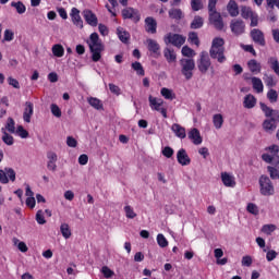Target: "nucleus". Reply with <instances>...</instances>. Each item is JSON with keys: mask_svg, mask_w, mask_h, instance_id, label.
I'll return each mask as SVG.
<instances>
[{"mask_svg": "<svg viewBox=\"0 0 279 279\" xmlns=\"http://www.w3.org/2000/svg\"><path fill=\"white\" fill-rule=\"evenodd\" d=\"M248 65V70L253 73V74H259L262 72V65L259 62H257L255 59H251L247 62Z\"/></svg>", "mask_w": 279, "mask_h": 279, "instance_id": "29", "label": "nucleus"}, {"mask_svg": "<svg viewBox=\"0 0 279 279\" xmlns=\"http://www.w3.org/2000/svg\"><path fill=\"white\" fill-rule=\"evenodd\" d=\"M189 138L193 142L194 145L198 146L203 143V137L201 136V132L198 131V129L193 128L190 132H189Z\"/></svg>", "mask_w": 279, "mask_h": 279, "instance_id": "19", "label": "nucleus"}, {"mask_svg": "<svg viewBox=\"0 0 279 279\" xmlns=\"http://www.w3.org/2000/svg\"><path fill=\"white\" fill-rule=\"evenodd\" d=\"M257 102V99L255 98L254 95L248 94L244 97L243 106L245 109H253L255 108Z\"/></svg>", "mask_w": 279, "mask_h": 279, "instance_id": "25", "label": "nucleus"}, {"mask_svg": "<svg viewBox=\"0 0 279 279\" xmlns=\"http://www.w3.org/2000/svg\"><path fill=\"white\" fill-rule=\"evenodd\" d=\"M146 44L149 52L154 53L155 56H160V45L157 43V40L148 38Z\"/></svg>", "mask_w": 279, "mask_h": 279, "instance_id": "21", "label": "nucleus"}, {"mask_svg": "<svg viewBox=\"0 0 279 279\" xmlns=\"http://www.w3.org/2000/svg\"><path fill=\"white\" fill-rule=\"evenodd\" d=\"M101 272H102L104 277L107 279L111 278L114 275L113 270H110V268H108V266H102Z\"/></svg>", "mask_w": 279, "mask_h": 279, "instance_id": "61", "label": "nucleus"}, {"mask_svg": "<svg viewBox=\"0 0 279 279\" xmlns=\"http://www.w3.org/2000/svg\"><path fill=\"white\" fill-rule=\"evenodd\" d=\"M50 110H51V113L53 117L61 118L62 112H61L60 108L58 107V105L51 104Z\"/></svg>", "mask_w": 279, "mask_h": 279, "instance_id": "53", "label": "nucleus"}, {"mask_svg": "<svg viewBox=\"0 0 279 279\" xmlns=\"http://www.w3.org/2000/svg\"><path fill=\"white\" fill-rule=\"evenodd\" d=\"M267 98L269 99V101L271 104H276L278 101V93L276 89L271 88L269 89V92L267 93Z\"/></svg>", "mask_w": 279, "mask_h": 279, "instance_id": "45", "label": "nucleus"}, {"mask_svg": "<svg viewBox=\"0 0 279 279\" xmlns=\"http://www.w3.org/2000/svg\"><path fill=\"white\" fill-rule=\"evenodd\" d=\"M47 159H48L47 169L51 172H56L58 155L54 151H48Z\"/></svg>", "mask_w": 279, "mask_h": 279, "instance_id": "15", "label": "nucleus"}, {"mask_svg": "<svg viewBox=\"0 0 279 279\" xmlns=\"http://www.w3.org/2000/svg\"><path fill=\"white\" fill-rule=\"evenodd\" d=\"M124 211L128 219H134L137 216L130 205L124 206Z\"/></svg>", "mask_w": 279, "mask_h": 279, "instance_id": "46", "label": "nucleus"}, {"mask_svg": "<svg viewBox=\"0 0 279 279\" xmlns=\"http://www.w3.org/2000/svg\"><path fill=\"white\" fill-rule=\"evenodd\" d=\"M264 82H265L266 86L269 88H272L277 85V82L275 81L272 75L265 74Z\"/></svg>", "mask_w": 279, "mask_h": 279, "instance_id": "44", "label": "nucleus"}, {"mask_svg": "<svg viewBox=\"0 0 279 279\" xmlns=\"http://www.w3.org/2000/svg\"><path fill=\"white\" fill-rule=\"evenodd\" d=\"M52 53L56 58H62L64 54V48L60 44L52 46Z\"/></svg>", "mask_w": 279, "mask_h": 279, "instance_id": "36", "label": "nucleus"}, {"mask_svg": "<svg viewBox=\"0 0 279 279\" xmlns=\"http://www.w3.org/2000/svg\"><path fill=\"white\" fill-rule=\"evenodd\" d=\"M148 101L153 111L160 112L165 119L168 118L167 108H161V106L163 105V100L161 98L149 95Z\"/></svg>", "mask_w": 279, "mask_h": 279, "instance_id": "6", "label": "nucleus"}, {"mask_svg": "<svg viewBox=\"0 0 279 279\" xmlns=\"http://www.w3.org/2000/svg\"><path fill=\"white\" fill-rule=\"evenodd\" d=\"M225 52V39L222 37H215L209 50L210 58L217 60L218 63L223 64L227 61Z\"/></svg>", "mask_w": 279, "mask_h": 279, "instance_id": "1", "label": "nucleus"}, {"mask_svg": "<svg viewBox=\"0 0 279 279\" xmlns=\"http://www.w3.org/2000/svg\"><path fill=\"white\" fill-rule=\"evenodd\" d=\"M157 242H158V245L161 247V248H165L168 246V240L166 239V236L162 234V233H158L157 235Z\"/></svg>", "mask_w": 279, "mask_h": 279, "instance_id": "48", "label": "nucleus"}, {"mask_svg": "<svg viewBox=\"0 0 279 279\" xmlns=\"http://www.w3.org/2000/svg\"><path fill=\"white\" fill-rule=\"evenodd\" d=\"M246 210L254 216H257L259 214L258 206L255 203H248Z\"/></svg>", "mask_w": 279, "mask_h": 279, "instance_id": "47", "label": "nucleus"}, {"mask_svg": "<svg viewBox=\"0 0 279 279\" xmlns=\"http://www.w3.org/2000/svg\"><path fill=\"white\" fill-rule=\"evenodd\" d=\"M84 20L92 27H97V25H98L97 16L90 10H87L84 12Z\"/></svg>", "mask_w": 279, "mask_h": 279, "instance_id": "20", "label": "nucleus"}, {"mask_svg": "<svg viewBox=\"0 0 279 279\" xmlns=\"http://www.w3.org/2000/svg\"><path fill=\"white\" fill-rule=\"evenodd\" d=\"M222 183L227 187H234L236 185L235 179L228 172H221Z\"/></svg>", "mask_w": 279, "mask_h": 279, "instance_id": "23", "label": "nucleus"}, {"mask_svg": "<svg viewBox=\"0 0 279 279\" xmlns=\"http://www.w3.org/2000/svg\"><path fill=\"white\" fill-rule=\"evenodd\" d=\"M251 37H252L253 41L255 44L259 45L260 47L266 46L265 35L260 29H258V28L252 29L251 31Z\"/></svg>", "mask_w": 279, "mask_h": 279, "instance_id": "13", "label": "nucleus"}, {"mask_svg": "<svg viewBox=\"0 0 279 279\" xmlns=\"http://www.w3.org/2000/svg\"><path fill=\"white\" fill-rule=\"evenodd\" d=\"M209 24L218 32L225 28V23L219 12L209 13Z\"/></svg>", "mask_w": 279, "mask_h": 279, "instance_id": "8", "label": "nucleus"}, {"mask_svg": "<svg viewBox=\"0 0 279 279\" xmlns=\"http://www.w3.org/2000/svg\"><path fill=\"white\" fill-rule=\"evenodd\" d=\"M253 88L257 94H262L264 92V84L259 77L253 76L252 77Z\"/></svg>", "mask_w": 279, "mask_h": 279, "instance_id": "30", "label": "nucleus"}, {"mask_svg": "<svg viewBox=\"0 0 279 279\" xmlns=\"http://www.w3.org/2000/svg\"><path fill=\"white\" fill-rule=\"evenodd\" d=\"M122 17L123 20H131L133 23L137 24L141 20V14L138 10L129 7L122 10Z\"/></svg>", "mask_w": 279, "mask_h": 279, "instance_id": "9", "label": "nucleus"}, {"mask_svg": "<svg viewBox=\"0 0 279 279\" xmlns=\"http://www.w3.org/2000/svg\"><path fill=\"white\" fill-rule=\"evenodd\" d=\"M268 63L270 64V68L276 73V75L279 76V60L276 57H270Z\"/></svg>", "mask_w": 279, "mask_h": 279, "instance_id": "38", "label": "nucleus"}, {"mask_svg": "<svg viewBox=\"0 0 279 279\" xmlns=\"http://www.w3.org/2000/svg\"><path fill=\"white\" fill-rule=\"evenodd\" d=\"M217 0H209L208 2V14L217 13Z\"/></svg>", "mask_w": 279, "mask_h": 279, "instance_id": "55", "label": "nucleus"}, {"mask_svg": "<svg viewBox=\"0 0 279 279\" xmlns=\"http://www.w3.org/2000/svg\"><path fill=\"white\" fill-rule=\"evenodd\" d=\"M7 130L10 133H14V131H15V122H14L13 118H11V117L8 118Z\"/></svg>", "mask_w": 279, "mask_h": 279, "instance_id": "57", "label": "nucleus"}, {"mask_svg": "<svg viewBox=\"0 0 279 279\" xmlns=\"http://www.w3.org/2000/svg\"><path fill=\"white\" fill-rule=\"evenodd\" d=\"M204 26V19L199 15H196L191 23V29H201Z\"/></svg>", "mask_w": 279, "mask_h": 279, "instance_id": "35", "label": "nucleus"}, {"mask_svg": "<svg viewBox=\"0 0 279 279\" xmlns=\"http://www.w3.org/2000/svg\"><path fill=\"white\" fill-rule=\"evenodd\" d=\"M223 122H225V120H223V116L221 113L214 114L213 123H214L216 130H220L223 125Z\"/></svg>", "mask_w": 279, "mask_h": 279, "instance_id": "33", "label": "nucleus"}, {"mask_svg": "<svg viewBox=\"0 0 279 279\" xmlns=\"http://www.w3.org/2000/svg\"><path fill=\"white\" fill-rule=\"evenodd\" d=\"M172 131L175 133L177 137L181 140H184L186 137L185 129L178 123H174L172 125Z\"/></svg>", "mask_w": 279, "mask_h": 279, "instance_id": "31", "label": "nucleus"}, {"mask_svg": "<svg viewBox=\"0 0 279 279\" xmlns=\"http://www.w3.org/2000/svg\"><path fill=\"white\" fill-rule=\"evenodd\" d=\"M177 159L178 162L183 167L190 166L191 163V158L184 148L179 149V151L177 153Z\"/></svg>", "mask_w": 279, "mask_h": 279, "instance_id": "16", "label": "nucleus"}, {"mask_svg": "<svg viewBox=\"0 0 279 279\" xmlns=\"http://www.w3.org/2000/svg\"><path fill=\"white\" fill-rule=\"evenodd\" d=\"M197 66H198V70H199V72L202 74H206L207 73V71L211 66V62H210V59H209V56H208L207 52L203 51L201 53V58L197 61Z\"/></svg>", "mask_w": 279, "mask_h": 279, "instance_id": "10", "label": "nucleus"}, {"mask_svg": "<svg viewBox=\"0 0 279 279\" xmlns=\"http://www.w3.org/2000/svg\"><path fill=\"white\" fill-rule=\"evenodd\" d=\"M277 256H278V252H277V251H275V250H269V251L267 252L266 258H267V260L270 263V262L275 260V259L277 258Z\"/></svg>", "mask_w": 279, "mask_h": 279, "instance_id": "62", "label": "nucleus"}, {"mask_svg": "<svg viewBox=\"0 0 279 279\" xmlns=\"http://www.w3.org/2000/svg\"><path fill=\"white\" fill-rule=\"evenodd\" d=\"M267 1V8L274 10L275 7L279 9V0H265Z\"/></svg>", "mask_w": 279, "mask_h": 279, "instance_id": "63", "label": "nucleus"}, {"mask_svg": "<svg viewBox=\"0 0 279 279\" xmlns=\"http://www.w3.org/2000/svg\"><path fill=\"white\" fill-rule=\"evenodd\" d=\"M260 109L267 119L279 118V110L270 108L265 102H260Z\"/></svg>", "mask_w": 279, "mask_h": 279, "instance_id": "18", "label": "nucleus"}, {"mask_svg": "<svg viewBox=\"0 0 279 279\" xmlns=\"http://www.w3.org/2000/svg\"><path fill=\"white\" fill-rule=\"evenodd\" d=\"M88 104L90 107H93L95 110H104V105L101 102L100 99H98L97 97H89L87 99Z\"/></svg>", "mask_w": 279, "mask_h": 279, "instance_id": "32", "label": "nucleus"}, {"mask_svg": "<svg viewBox=\"0 0 279 279\" xmlns=\"http://www.w3.org/2000/svg\"><path fill=\"white\" fill-rule=\"evenodd\" d=\"M227 11L231 17H236L239 15V5L234 0H230L227 5Z\"/></svg>", "mask_w": 279, "mask_h": 279, "instance_id": "26", "label": "nucleus"}, {"mask_svg": "<svg viewBox=\"0 0 279 279\" xmlns=\"http://www.w3.org/2000/svg\"><path fill=\"white\" fill-rule=\"evenodd\" d=\"M132 70H134L137 73V75L145 76V70L141 62H138V61L133 62Z\"/></svg>", "mask_w": 279, "mask_h": 279, "instance_id": "41", "label": "nucleus"}, {"mask_svg": "<svg viewBox=\"0 0 279 279\" xmlns=\"http://www.w3.org/2000/svg\"><path fill=\"white\" fill-rule=\"evenodd\" d=\"M2 141L4 142V144H7L8 146H12L14 143L13 136L10 135L8 132H4L3 136H2Z\"/></svg>", "mask_w": 279, "mask_h": 279, "instance_id": "54", "label": "nucleus"}, {"mask_svg": "<svg viewBox=\"0 0 279 279\" xmlns=\"http://www.w3.org/2000/svg\"><path fill=\"white\" fill-rule=\"evenodd\" d=\"M279 122V117H271L264 120L263 129L266 132L272 133L276 131Z\"/></svg>", "mask_w": 279, "mask_h": 279, "instance_id": "12", "label": "nucleus"}, {"mask_svg": "<svg viewBox=\"0 0 279 279\" xmlns=\"http://www.w3.org/2000/svg\"><path fill=\"white\" fill-rule=\"evenodd\" d=\"M13 39H14V34H13V32L10 31V29H5V31H4V41L10 43V41H12Z\"/></svg>", "mask_w": 279, "mask_h": 279, "instance_id": "64", "label": "nucleus"}, {"mask_svg": "<svg viewBox=\"0 0 279 279\" xmlns=\"http://www.w3.org/2000/svg\"><path fill=\"white\" fill-rule=\"evenodd\" d=\"M161 96L167 99V100H173L175 99V95L172 93L171 89L167 88V87H162L161 88Z\"/></svg>", "mask_w": 279, "mask_h": 279, "instance_id": "40", "label": "nucleus"}, {"mask_svg": "<svg viewBox=\"0 0 279 279\" xmlns=\"http://www.w3.org/2000/svg\"><path fill=\"white\" fill-rule=\"evenodd\" d=\"M259 193L262 196L270 197L274 196L276 191L271 179L267 174H262L258 180Z\"/></svg>", "mask_w": 279, "mask_h": 279, "instance_id": "3", "label": "nucleus"}, {"mask_svg": "<svg viewBox=\"0 0 279 279\" xmlns=\"http://www.w3.org/2000/svg\"><path fill=\"white\" fill-rule=\"evenodd\" d=\"M231 32L234 36H241L245 33V24L244 21L241 19H234L231 21L230 24Z\"/></svg>", "mask_w": 279, "mask_h": 279, "instance_id": "11", "label": "nucleus"}, {"mask_svg": "<svg viewBox=\"0 0 279 279\" xmlns=\"http://www.w3.org/2000/svg\"><path fill=\"white\" fill-rule=\"evenodd\" d=\"M253 14H254V13H253V11L251 10V8H248V7H243V8H242V13H241V15H242V17H243L244 20L251 19Z\"/></svg>", "mask_w": 279, "mask_h": 279, "instance_id": "52", "label": "nucleus"}, {"mask_svg": "<svg viewBox=\"0 0 279 279\" xmlns=\"http://www.w3.org/2000/svg\"><path fill=\"white\" fill-rule=\"evenodd\" d=\"M189 43L191 45H195L196 47H199V38H198V34L196 32L189 33Z\"/></svg>", "mask_w": 279, "mask_h": 279, "instance_id": "42", "label": "nucleus"}, {"mask_svg": "<svg viewBox=\"0 0 279 279\" xmlns=\"http://www.w3.org/2000/svg\"><path fill=\"white\" fill-rule=\"evenodd\" d=\"M16 132L17 135L23 140L28 137V132L22 125L17 126Z\"/></svg>", "mask_w": 279, "mask_h": 279, "instance_id": "58", "label": "nucleus"}, {"mask_svg": "<svg viewBox=\"0 0 279 279\" xmlns=\"http://www.w3.org/2000/svg\"><path fill=\"white\" fill-rule=\"evenodd\" d=\"M117 32L120 41L123 44H128L130 40V34L126 31H122L121 28H118Z\"/></svg>", "mask_w": 279, "mask_h": 279, "instance_id": "39", "label": "nucleus"}, {"mask_svg": "<svg viewBox=\"0 0 279 279\" xmlns=\"http://www.w3.org/2000/svg\"><path fill=\"white\" fill-rule=\"evenodd\" d=\"M275 230H276V225H272V223L264 225L262 228V231L267 235H270L272 232H275Z\"/></svg>", "mask_w": 279, "mask_h": 279, "instance_id": "49", "label": "nucleus"}, {"mask_svg": "<svg viewBox=\"0 0 279 279\" xmlns=\"http://www.w3.org/2000/svg\"><path fill=\"white\" fill-rule=\"evenodd\" d=\"M182 56L186 58H193L195 56V51L189 46H184L182 48Z\"/></svg>", "mask_w": 279, "mask_h": 279, "instance_id": "50", "label": "nucleus"}, {"mask_svg": "<svg viewBox=\"0 0 279 279\" xmlns=\"http://www.w3.org/2000/svg\"><path fill=\"white\" fill-rule=\"evenodd\" d=\"M191 7L194 12H198L203 9L202 0H192Z\"/></svg>", "mask_w": 279, "mask_h": 279, "instance_id": "51", "label": "nucleus"}, {"mask_svg": "<svg viewBox=\"0 0 279 279\" xmlns=\"http://www.w3.org/2000/svg\"><path fill=\"white\" fill-rule=\"evenodd\" d=\"M267 170L269 172L271 180H279V169L274 166H268Z\"/></svg>", "mask_w": 279, "mask_h": 279, "instance_id": "43", "label": "nucleus"}, {"mask_svg": "<svg viewBox=\"0 0 279 279\" xmlns=\"http://www.w3.org/2000/svg\"><path fill=\"white\" fill-rule=\"evenodd\" d=\"M169 17L174 21H181L184 19V13L181 9L172 8L169 10Z\"/></svg>", "mask_w": 279, "mask_h": 279, "instance_id": "27", "label": "nucleus"}, {"mask_svg": "<svg viewBox=\"0 0 279 279\" xmlns=\"http://www.w3.org/2000/svg\"><path fill=\"white\" fill-rule=\"evenodd\" d=\"M173 153H174V150H173V148L170 147V146H166V147L162 149V155H163L166 158H168V159H170V158L173 156Z\"/></svg>", "mask_w": 279, "mask_h": 279, "instance_id": "59", "label": "nucleus"}, {"mask_svg": "<svg viewBox=\"0 0 279 279\" xmlns=\"http://www.w3.org/2000/svg\"><path fill=\"white\" fill-rule=\"evenodd\" d=\"M16 173L13 168L5 167L4 169H0V183L8 184L11 182H15Z\"/></svg>", "mask_w": 279, "mask_h": 279, "instance_id": "7", "label": "nucleus"}, {"mask_svg": "<svg viewBox=\"0 0 279 279\" xmlns=\"http://www.w3.org/2000/svg\"><path fill=\"white\" fill-rule=\"evenodd\" d=\"M11 7L16 10V13L22 15L26 12V7L23 4L22 1L11 2Z\"/></svg>", "mask_w": 279, "mask_h": 279, "instance_id": "37", "label": "nucleus"}, {"mask_svg": "<svg viewBox=\"0 0 279 279\" xmlns=\"http://www.w3.org/2000/svg\"><path fill=\"white\" fill-rule=\"evenodd\" d=\"M163 57L170 64L177 62V53L172 48L166 47L163 49Z\"/></svg>", "mask_w": 279, "mask_h": 279, "instance_id": "24", "label": "nucleus"}, {"mask_svg": "<svg viewBox=\"0 0 279 279\" xmlns=\"http://www.w3.org/2000/svg\"><path fill=\"white\" fill-rule=\"evenodd\" d=\"M34 114V104L32 101L25 102V108L23 112V120L25 123H31V118Z\"/></svg>", "mask_w": 279, "mask_h": 279, "instance_id": "17", "label": "nucleus"}, {"mask_svg": "<svg viewBox=\"0 0 279 279\" xmlns=\"http://www.w3.org/2000/svg\"><path fill=\"white\" fill-rule=\"evenodd\" d=\"M180 65H181V72L186 78V81L192 80L193 77V71L195 69V61L194 59H186L183 58L180 60Z\"/></svg>", "mask_w": 279, "mask_h": 279, "instance_id": "4", "label": "nucleus"}, {"mask_svg": "<svg viewBox=\"0 0 279 279\" xmlns=\"http://www.w3.org/2000/svg\"><path fill=\"white\" fill-rule=\"evenodd\" d=\"M36 221H37L38 225H45L46 223V219H45V216H44V213H43L41 209L37 210Z\"/></svg>", "mask_w": 279, "mask_h": 279, "instance_id": "56", "label": "nucleus"}, {"mask_svg": "<svg viewBox=\"0 0 279 279\" xmlns=\"http://www.w3.org/2000/svg\"><path fill=\"white\" fill-rule=\"evenodd\" d=\"M263 160L267 163H272L276 168L279 169V156H274L270 154H263Z\"/></svg>", "mask_w": 279, "mask_h": 279, "instance_id": "28", "label": "nucleus"}, {"mask_svg": "<svg viewBox=\"0 0 279 279\" xmlns=\"http://www.w3.org/2000/svg\"><path fill=\"white\" fill-rule=\"evenodd\" d=\"M186 38L180 34L169 33L165 36L166 45H172L173 47L181 48L185 44Z\"/></svg>", "mask_w": 279, "mask_h": 279, "instance_id": "5", "label": "nucleus"}, {"mask_svg": "<svg viewBox=\"0 0 279 279\" xmlns=\"http://www.w3.org/2000/svg\"><path fill=\"white\" fill-rule=\"evenodd\" d=\"M60 232H61L62 236H63L65 240L70 239L71 235H72L70 226H69V223H66V222L61 223V226H60Z\"/></svg>", "mask_w": 279, "mask_h": 279, "instance_id": "34", "label": "nucleus"}, {"mask_svg": "<svg viewBox=\"0 0 279 279\" xmlns=\"http://www.w3.org/2000/svg\"><path fill=\"white\" fill-rule=\"evenodd\" d=\"M109 89L116 96H120L121 95V88L118 85L113 84V83L109 84Z\"/></svg>", "mask_w": 279, "mask_h": 279, "instance_id": "60", "label": "nucleus"}, {"mask_svg": "<svg viewBox=\"0 0 279 279\" xmlns=\"http://www.w3.org/2000/svg\"><path fill=\"white\" fill-rule=\"evenodd\" d=\"M88 47L89 51L92 52L93 62H99L101 59V52L105 50V46L102 45L101 40L99 39V35L96 32L90 34Z\"/></svg>", "mask_w": 279, "mask_h": 279, "instance_id": "2", "label": "nucleus"}, {"mask_svg": "<svg viewBox=\"0 0 279 279\" xmlns=\"http://www.w3.org/2000/svg\"><path fill=\"white\" fill-rule=\"evenodd\" d=\"M70 17L72 20V23L75 27L83 29V20L80 15V10L77 8H72L71 9V13H70Z\"/></svg>", "mask_w": 279, "mask_h": 279, "instance_id": "14", "label": "nucleus"}, {"mask_svg": "<svg viewBox=\"0 0 279 279\" xmlns=\"http://www.w3.org/2000/svg\"><path fill=\"white\" fill-rule=\"evenodd\" d=\"M145 23H146V33L148 34H156L157 33V22L154 17L148 16L145 19Z\"/></svg>", "mask_w": 279, "mask_h": 279, "instance_id": "22", "label": "nucleus"}]
</instances>
